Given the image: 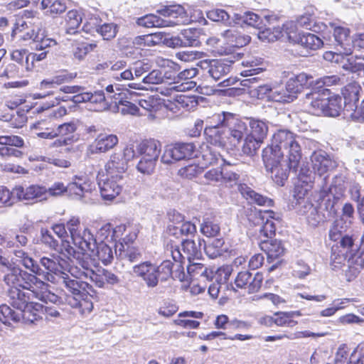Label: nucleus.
<instances>
[{"instance_id":"59","label":"nucleus","mask_w":364,"mask_h":364,"mask_svg":"<svg viewBox=\"0 0 364 364\" xmlns=\"http://www.w3.org/2000/svg\"><path fill=\"white\" fill-rule=\"evenodd\" d=\"M263 141L247 134L242 146V152L247 155H253L259 149Z\"/></svg>"},{"instance_id":"32","label":"nucleus","mask_w":364,"mask_h":364,"mask_svg":"<svg viewBox=\"0 0 364 364\" xmlns=\"http://www.w3.org/2000/svg\"><path fill=\"white\" fill-rule=\"evenodd\" d=\"M296 167H290V162L283 161L282 163L272 166V167H266L267 171L271 172V177L274 182L279 186H284V181L288 178L289 170L295 169Z\"/></svg>"},{"instance_id":"26","label":"nucleus","mask_w":364,"mask_h":364,"mask_svg":"<svg viewBox=\"0 0 364 364\" xmlns=\"http://www.w3.org/2000/svg\"><path fill=\"white\" fill-rule=\"evenodd\" d=\"M240 55L232 57L230 60H213L212 65H210L209 75L215 80H218L224 77L231 71V65L229 63H234L236 58H239Z\"/></svg>"},{"instance_id":"46","label":"nucleus","mask_w":364,"mask_h":364,"mask_svg":"<svg viewBox=\"0 0 364 364\" xmlns=\"http://www.w3.org/2000/svg\"><path fill=\"white\" fill-rule=\"evenodd\" d=\"M65 23L67 33H75L82 23V16L77 10H70L65 16Z\"/></svg>"},{"instance_id":"43","label":"nucleus","mask_w":364,"mask_h":364,"mask_svg":"<svg viewBox=\"0 0 364 364\" xmlns=\"http://www.w3.org/2000/svg\"><path fill=\"white\" fill-rule=\"evenodd\" d=\"M250 132L249 135L264 141L268 132V126L266 122L259 119H251L250 121Z\"/></svg>"},{"instance_id":"34","label":"nucleus","mask_w":364,"mask_h":364,"mask_svg":"<svg viewBox=\"0 0 364 364\" xmlns=\"http://www.w3.org/2000/svg\"><path fill=\"white\" fill-rule=\"evenodd\" d=\"M204 134L210 144L218 147H225L228 141L225 128H205Z\"/></svg>"},{"instance_id":"30","label":"nucleus","mask_w":364,"mask_h":364,"mask_svg":"<svg viewBox=\"0 0 364 364\" xmlns=\"http://www.w3.org/2000/svg\"><path fill=\"white\" fill-rule=\"evenodd\" d=\"M333 189L334 188L333 187H330L328 189H325L323 187L321 190L323 199L319 205H323V211L326 213V215H327V219L333 217L336 213L335 205L339 200V196L333 193Z\"/></svg>"},{"instance_id":"55","label":"nucleus","mask_w":364,"mask_h":364,"mask_svg":"<svg viewBox=\"0 0 364 364\" xmlns=\"http://www.w3.org/2000/svg\"><path fill=\"white\" fill-rule=\"evenodd\" d=\"M203 171V166H200L196 164H191L181 168L178 171V174L183 178L192 179L200 174Z\"/></svg>"},{"instance_id":"15","label":"nucleus","mask_w":364,"mask_h":364,"mask_svg":"<svg viewBox=\"0 0 364 364\" xmlns=\"http://www.w3.org/2000/svg\"><path fill=\"white\" fill-rule=\"evenodd\" d=\"M263 276L257 272L254 276L248 271L240 272L237 274L235 284L237 287L245 289L249 294L257 292L262 286Z\"/></svg>"},{"instance_id":"52","label":"nucleus","mask_w":364,"mask_h":364,"mask_svg":"<svg viewBox=\"0 0 364 364\" xmlns=\"http://www.w3.org/2000/svg\"><path fill=\"white\" fill-rule=\"evenodd\" d=\"M220 228L218 223L207 218L200 225V232L207 237H215L220 233Z\"/></svg>"},{"instance_id":"21","label":"nucleus","mask_w":364,"mask_h":364,"mask_svg":"<svg viewBox=\"0 0 364 364\" xmlns=\"http://www.w3.org/2000/svg\"><path fill=\"white\" fill-rule=\"evenodd\" d=\"M360 86L356 83H349L343 88L342 95L343 96V111L349 112L355 107L359 100Z\"/></svg>"},{"instance_id":"27","label":"nucleus","mask_w":364,"mask_h":364,"mask_svg":"<svg viewBox=\"0 0 364 364\" xmlns=\"http://www.w3.org/2000/svg\"><path fill=\"white\" fill-rule=\"evenodd\" d=\"M187 266L188 273L191 277L200 279L203 282L210 281L214 275L213 271L200 262V260L188 261Z\"/></svg>"},{"instance_id":"13","label":"nucleus","mask_w":364,"mask_h":364,"mask_svg":"<svg viewBox=\"0 0 364 364\" xmlns=\"http://www.w3.org/2000/svg\"><path fill=\"white\" fill-rule=\"evenodd\" d=\"M255 220L253 223L259 225L260 234L267 237H271L275 234L276 226L273 219L275 213L272 210H261L255 209L253 212Z\"/></svg>"},{"instance_id":"9","label":"nucleus","mask_w":364,"mask_h":364,"mask_svg":"<svg viewBox=\"0 0 364 364\" xmlns=\"http://www.w3.org/2000/svg\"><path fill=\"white\" fill-rule=\"evenodd\" d=\"M133 274L141 279L148 288H155L159 284V274L158 265L151 262H144L134 265L132 268Z\"/></svg>"},{"instance_id":"17","label":"nucleus","mask_w":364,"mask_h":364,"mask_svg":"<svg viewBox=\"0 0 364 364\" xmlns=\"http://www.w3.org/2000/svg\"><path fill=\"white\" fill-rule=\"evenodd\" d=\"M98 185L103 199L112 200L122 191L123 183L105 177L103 171L97 176Z\"/></svg>"},{"instance_id":"38","label":"nucleus","mask_w":364,"mask_h":364,"mask_svg":"<svg viewBox=\"0 0 364 364\" xmlns=\"http://www.w3.org/2000/svg\"><path fill=\"white\" fill-rule=\"evenodd\" d=\"M91 282H94L97 287L103 288L106 283L114 285L119 284L120 279L118 276L112 272L105 269H99L95 272Z\"/></svg>"},{"instance_id":"1","label":"nucleus","mask_w":364,"mask_h":364,"mask_svg":"<svg viewBox=\"0 0 364 364\" xmlns=\"http://www.w3.org/2000/svg\"><path fill=\"white\" fill-rule=\"evenodd\" d=\"M301 150L296 136L288 130H279L273 135L272 144L262 152L265 167H272L283 161L290 162V167H297Z\"/></svg>"},{"instance_id":"62","label":"nucleus","mask_w":364,"mask_h":364,"mask_svg":"<svg viewBox=\"0 0 364 364\" xmlns=\"http://www.w3.org/2000/svg\"><path fill=\"white\" fill-rule=\"evenodd\" d=\"M151 68L152 63L148 60L136 61L132 68L136 77H140L146 73H149Z\"/></svg>"},{"instance_id":"53","label":"nucleus","mask_w":364,"mask_h":364,"mask_svg":"<svg viewBox=\"0 0 364 364\" xmlns=\"http://www.w3.org/2000/svg\"><path fill=\"white\" fill-rule=\"evenodd\" d=\"M257 36L258 38L261 41L264 43H270L275 41L284 35L279 28H274L273 29L267 28L264 30L259 31Z\"/></svg>"},{"instance_id":"29","label":"nucleus","mask_w":364,"mask_h":364,"mask_svg":"<svg viewBox=\"0 0 364 364\" xmlns=\"http://www.w3.org/2000/svg\"><path fill=\"white\" fill-rule=\"evenodd\" d=\"M114 252L119 260L131 263L139 261L142 256L139 248L122 243L116 246Z\"/></svg>"},{"instance_id":"25","label":"nucleus","mask_w":364,"mask_h":364,"mask_svg":"<svg viewBox=\"0 0 364 364\" xmlns=\"http://www.w3.org/2000/svg\"><path fill=\"white\" fill-rule=\"evenodd\" d=\"M260 248L267 257L269 262L280 258L285 253V248L280 240H267L260 243Z\"/></svg>"},{"instance_id":"36","label":"nucleus","mask_w":364,"mask_h":364,"mask_svg":"<svg viewBox=\"0 0 364 364\" xmlns=\"http://www.w3.org/2000/svg\"><path fill=\"white\" fill-rule=\"evenodd\" d=\"M61 262H63V260L59 256L50 255L49 257H41L40 264L48 272L60 277L61 274L65 272Z\"/></svg>"},{"instance_id":"33","label":"nucleus","mask_w":364,"mask_h":364,"mask_svg":"<svg viewBox=\"0 0 364 364\" xmlns=\"http://www.w3.org/2000/svg\"><path fill=\"white\" fill-rule=\"evenodd\" d=\"M239 191L250 203H256L261 206L271 207L273 205V200L272 199L255 192L245 185H240Z\"/></svg>"},{"instance_id":"58","label":"nucleus","mask_w":364,"mask_h":364,"mask_svg":"<svg viewBox=\"0 0 364 364\" xmlns=\"http://www.w3.org/2000/svg\"><path fill=\"white\" fill-rule=\"evenodd\" d=\"M206 16L213 21L223 23L225 25L230 23V15L224 9H213L207 12Z\"/></svg>"},{"instance_id":"51","label":"nucleus","mask_w":364,"mask_h":364,"mask_svg":"<svg viewBox=\"0 0 364 364\" xmlns=\"http://www.w3.org/2000/svg\"><path fill=\"white\" fill-rule=\"evenodd\" d=\"M228 114H231V113L223 112L213 114L207 119V126L205 128H225Z\"/></svg>"},{"instance_id":"39","label":"nucleus","mask_w":364,"mask_h":364,"mask_svg":"<svg viewBox=\"0 0 364 364\" xmlns=\"http://www.w3.org/2000/svg\"><path fill=\"white\" fill-rule=\"evenodd\" d=\"M41 8L45 11L46 15L55 17L64 13L67 6L63 0H42Z\"/></svg>"},{"instance_id":"31","label":"nucleus","mask_w":364,"mask_h":364,"mask_svg":"<svg viewBox=\"0 0 364 364\" xmlns=\"http://www.w3.org/2000/svg\"><path fill=\"white\" fill-rule=\"evenodd\" d=\"M136 23L139 26L146 28L153 27H173L178 24V23L173 20L164 19L156 14H147L141 18H139L136 21Z\"/></svg>"},{"instance_id":"18","label":"nucleus","mask_w":364,"mask_h":364,"mask_svg":"<svg viewBox=\"0 0 364 364\" xmlns=\"http://www.w3.org/2000/svg\"><path fill=\"white\" fill-rule=\"evenodd\" d=\"M13 193L18 200H41L47 198V189L38 185H31L26 188L18 186L13 188Z\"/></svg>"},{"instance_id":"63","label":"nucleus","mask_w":364,"mask_h":364,"mask_svg":"<svg viewBox=\"0 0 364 364\" xmlns=\"http://www.w3.org/2000/svg\"><path fill=\"white\" fill-rule=\"evenodd\" d=\"M0 144L10 147L21 148L24 146L23 139L16 135L0 136Z\"/></svg>"},{"instance_id":"44","label":"nucleus","mask_w":364,"mask_h":364,"mask_svg":"<svg viewBox=\"0 0 364 364\" xmlns=\"http://www.w3.org/2000/svg\"><path fill=\"white\" fill-rule=\"evenodd\" d=\"M312 186L305 181H299L294 187V198L296 200V205L300 207L301 203L306 201L309 193L311 191Z\"/></svg>"},{"instance_id":"56","label":"nucleus","mask_w":364,"mask_h":364,"mask_svg":"<svg viewBox=\"0 0 364 364\" xmlns=\"http://www.w3.org/2000/svg\"><path fill=\"white\" fill-rule=\"evenodd\" d=\"M220 156V154L214 151L211 147L206 146L205 148H203L201 164L204 166L213 165L218 162Z\"/></svg>"},{"instance_id":"11","label":"nucleus","mask_w":364,"mask_h":364,"mask_svg":"<svg viewBox=\"0 0 364 364\" xmlns=\"http://www.w3.org/2000/svg\"><path fill=\"white\" fill-rule=\"evenodd\" d=\"M225 129L230 144L236 146L247 135V126L245 122L231 113V114H228Z\"/></svg>"},{"instance_id":"4","label":"nucleus","mask_w":364,"mask_h":364,"mask_svg":"<svg viewBox=\"0 0 364 364\" xmlns=\"http://www.w3.org/2000/svg\"><path fill=\"white\" fill-rule=\"evenodd\" d=\"M43 306L41 304L31 301L20 311H15L6 304L0 306V314L2 316V323L10 324L11 321L25 323H34L41 318V313Z\"/></svg>"},{"instance_id":"5","label":"nucleus","mask_w":364,"mask_h":364,"mask_svg":"<svg viewBox=\"0 0 364 364\" xmlns=\"http://www.w3.org/2000/svg\"><path fill=\"white\" fill-rule=\"evenodd\" d=\"M67 228L72 240L82 252L94 253L96 248V240L90 230L80 225L78 218L73 217L67 222Z\"/></svg>"},{"instance_id":"8","label":"nucleus","mask_w":364,"mask_h":364,"mask_svg":"<svg viewBox=\"0 0 364 364\" xmlns=\"http://www.w3.org/2000/svg\"><path fill=\"white\" fill-rule=\"evenodd\" d=\"M290 28L291 31H288L289 27L286 26L284 32L291 43L300 45L307 50H315L322 46L323 41L317 36L311 33H297L294 25H291Z\"/></svg>"},{"instance_id":"42","label":"nucleus","mask_w":364,"mask_h":364,"mask_svg":"<svg viewBox=\"0 0 364 364\" xmlns=\"http://www.w3.org/2000/svg\"><path fill=\"white\" fill-rule=\"evenodd\" d=\"M156 12L164 17L173 18H183L186 16V9L180 4L162 6L156 10Z\"/></svg>"},{"instance_id":"61","label":"nucleus","mask_w":364,"mask_h":364,"mask_svg":"<svg viewBox=\"0 0 364 364\" xmlns=\"http://www.w3.org/2000/svg\"><path fill=\"white\" fill-rule=\"evenodd\" d=\"M156 162L153 159L142 156L136 166V168L141 173L150 175L154 172Z\"/></svg>"},{"instance_id":"57","label":"nucleus","mask_w":364,"mask_h":364,"mask_svg":"<svg viewBox=\"0 0 364 364\" xmlns=\"http://www.w3.org/2000/svg\"><path fill=\"white\" fill-rule=\"evenodd\" d=\"M183 47L194 46L198 43V32L196 29H184L181 33Z\"/></svg>"},{"instance_id":"14","label":"nucleus","mask_w":364,"mask_h":364,"mask_svg":"<svg viewBox=\"0 0 364 364\" xmlns=\"http://www.w3.org/2000/svg\"><path fill=\"white\" fill-rule=\"evenodd\" d=\"M41 22L39 18L35 19L33 22H31V21H18L13 29L12 36L18 32H23L26 29H29L30 31L24 33L21 38L24 41L32 40L36 43L39 41L41 36L43 33L41 32Z\"/></svg>"},{"instance_id":"16","label":"nucleus","mask_w":364,"mask_h":364,"mask_svg":"<svg viewBox=\"0 0 364 364\" xmlns=\"http://www.w3.org/2000/svg\"><path fill=\"white\" fill-rule=\"evenodd\" d=\"M354 214V208L350 203H346L342 209V216L335 220L332 228L330 230L329 237L332 240H337L340 238L341 232L344 231L350 224L351 218Z\"/></svg>"},{"instance_id":"64","label":"nucleus","mask_w":364,"mask_h":364,"mask_svg":"<svg viewBox=\"0 0 364 364\" xmlns=\"http://www.w3.org/2000/svg\"><path fill=\"white\" fill-rule=\"evenodd\" d=\"M16 197L6 187L0 186V204L4 206H11L16 201Z\"/></svg>"},{"instance_id":"7","label":"nucleus","mask_w":364,"mask_h":364,"mask_svg":"<svg viewBox=\"0 0 364 364\" xmlns=\"http://www.w3.org/2000/svg\"><path fill=\"white\" fill-rule=\"evenodd\" d=\"M326 95H329L328 89H313L306 93L303 104L308 112L315 115H325Z\"/></svg>"},{"instance_id":"22","label":"nucleus","mask_w":364,"mask_h":364,"mask_svg":"<svg viewBox=\"0 0 364 364\" xmlns=\"http://www.w3.org/2000/svg\"><path fill=\"white\" fill-rule=\"evenodd\" d=\"M91 183L86 176H75L67 186L68 193L75 198H82L85 193L91 190Z\"/></svg>"},{"instance_id":"24","label":"nucleus","mask_w":364,"mask_h":364,"mask_svg":"<svg viewBox=\"0 0 364 364\" xmlns=\"http://www.w3.org/2000/svg\"><path fill=\"white\" fill-rule=\"evenodd\" d=\"M136 150L146 159L157 161L161 151V143L154 139L144 140L136 146Z\"/></svg>"},{"instance_id":"12","label":"nucleus","mask_w":364,"mask_h":364,"mask_svg":"<svg viewBox=\"0 0 364 364\" xmlns=\"http://www.w3.org/2000/svg\"><path fill=\"white\" fill-rule=\"evenodd\" d=\"M60 278L68 292L73 296L82 297L85 294H91L95 292L92 286L87 281L83 280L85 278L73 277L68 272L63 273Z\"/></svg>"},{"instance_id":"54","label":"nucleus","mask_w":364,"mask_h":364,"mask_svg":"<svg viewBox=\"0 0 364 364\" xmlns=\"http://www.w3.org/2000/svg\"><path fill=\"white\" fill-rule=\"evenodd\" d=\"M96 31L102 36L104 40L109 41L116 36L118 32V26L114 23H105L98 26L96 28Z\"/></svg>"},{"instance_id":"6","label":"nucleus","mask_w":364,"mask_h":364,"mask_svg":"<svg viewBox=\"0 0 364 364\" xmlns=\"http://www.w3.org/2000/svg\"><path fill=\"white\" fill-rule=\"evenodd\" d=\"M195 151L196 146L193 143H176L166 147L161 161L164 164H170L193 157L195 156Z\"/></svg>"},{"instance_id":"2","label":"nucleus","mask_w":364,"mask_h":364,"mask_svg":"<svg viewBox=\"0 0 364 364\" xmlns=\"http://www.w3.org/2000/svg\"><path fill=\"white\" fill-rule=\"evenodd\" d=\"M61 251L68 257L74 258L77 261V266H72L70 267L68 272L77 278H85L89 279L90 282L96 272L94 267V262L91 259L90 257L94 253L88 254L87 252H78L75 250L73 247L70 245L68 241L62 240Z\"/></svg>"},{"instance_id":"60","label":"nucleus","mask_w":364,"mask_h":364,"mask_svg":"<svg viewBox=\"0 0 364 364\" xmlns=\"http://www.w3.org/2000/svg\"><path fill=\"white\" fill-rule=\"evenodd\" d=\"M224 242L221 239H215L213 242L205 245V251L210 258H216L222 254V247Z\"/></svg>"},{"instance_id":"23","label":"nucleus","mask_w":364,"mask_h":364,"mask_svg":"<svg viewBox=\"0 0 364 364\" xmlns=\"http://www.w3.org/2000/svg\"><path fill=\"white\" fill-rule=\"evenodd\" d=\"M8 296L10 304L16 309V311H20L28 305L33 297H36L35 294H32V291H25L18 288H11L8 291Z\"/></svg>"},{"instance_id":"50","label":"nucleus","mask_w":364,"mask_h":364,"mask_svg":"<svg viewBox=\"0 0 364 364\" xmlns=\"http://www.w3.org/2000/svg\"><path fill=\"white\" fill-rule=\"evenodd\" d=\"M119 170V172H126L127 164L126 160L123 159L122 154H114L110 156V159L105 165V170Z\"/></svg>"},{"instance_id":"47","label":"nucleus","mask_w":364,"mask_h":364,"mask_svg":"<svg viewBox=\"0 0 364 364\" xmlns=\"http://www.w3.org/2000/svg\"><path fill=\"white\" fill-rule=\"evenodd\" d=\"M300 316L299 311L292 312H277L274 314L275 324L278 326L294 327L297 324V321L293 320V317Z\"/></svg>"},{"instance_id":"48","label":"nucleus","mask_w":364,"mask_h":364,"mask_svg":"<svg viewBox=\"0 0 364 364\" xmlns=\"http://www.w3.org/2000/svg\"><path fill=\"white\" fill-rule=\"evenodd\" d=\"M94 254H95L98 259L102 261L105 265L110 264L114 258L112 248L104 242H101L98 245L96 243Z\"/></svg>"},{"instance_id":"45","label":"nucleus","mask_w":364,"mask_h":364,"mask_svg":"<svg viewBox=\"0 0 364 364\" xmlns=\"http://www.w3.org/2000/svg\"><path fill=\"white\" fill-rule=\"evenodd\" d=\"M294 96L289 93L288 88L284 87H274L270 92L269 101L289 103L294 100Z\"/></svg>"},{"instance_id":"37","label":"nucleus","mask_w":364,"mask_h":364,"mask_svg":"<svg viewBox=\"0 0 364 364\" xmlns=\"http://www.w3.org/2000/svg\"><path fill=\"white\" fill-rule=\"evenodd\" d=\"M13 253L16 262L23 264L26 269H30L36 274L41 275L43 273V271L39 267L38 264L23 250L15 249Z\"/></svg>"},{"instance_id":"41","label":"nucleus","mask_w":364,"mask_h":364,"mask_svg":"<svg viewBox=\"0 0 364 364\" xmlns=\"http://www.w3.org/2000/svg\"><path fill=\"white\" fill-rule=\"evenodd\" d=\"M326 101L325 116L337 117L343 110V99L341 96L336 95L329 97L326 95Z\"/></svg>"},{"instance_id":"10","label":"nucleus","mask_w":364,"mask_h":364,"mask_svg":"<svg viewBox=\"0 0 364 364\" xmlns=\"http://www.w3.org/2000/svg\"><path fill=\"white\" fill-rule=\"evenodd\" d=\"M297 210L300 215L306 217L308 223L313 227H316L327 220L323 205H320L318 203L314 204L309 198L301 203Z\"/></svg>"},{"instance_id":"28","label":"nucleus","mask_w":364,"mask_h":364,"mask_svg":"<svg viewBox=\"0 0 364 364\" xmlns=\"http://www.w3.org/2000/svg\"><path fill=\"white\" fill-rule=\"evenodd\" d=\"M330 26L333 29L335 41L343 48V53L347 55H350L353 52L351 48L353 41L350 38V30L342 26H336L334 23H330Z\"/></svg>"},{"instance_id":"19","label":"nucleus","mask_w":364,"mask_h":364,"mask_svg":"<svg viewBox=\"0 0 364 364\" xmlns=\"http://www.w3.org/2000/svg\"><path fill=\"white\" fill-rule=\"evenodd\" d=\"M118 138L114 134H100L88 147L87 151L91 154L105 153L115 146Z\"/></svg>"},{"instance_id":"35","label":"nucleus","mask_w":364,"mask_h":364,"mask_svg":"<svg viewBox=\"0 0 364 364\" xmlns=\"http://www.w3.org/2000/svg\"><path fill=\"white\" fill-rule=\"evenodd\" d=\"M221 35L229 46L235 48L243 47L250 41L249 36L243 35L233 28L225 31Z\"/></svg>"},{"instance_id":"40","label":"nucleus","mask_w":364,"mask_h":364,"mask_svg":"<svg viewBox=\"0 0 364 364\" xmlns=\"http://www.w3.org/2000/svg\"><path fill=\"white\" fill-rule=\"evenodd\" d=\"M182 250L188 261L191 259L200 260L201 250L200 240L196 242L192 240H184L182 242Z\"/></svg>"},{"instance_id":"20","label":"nucleus","mask_w":364,"mask_h":364,"mask_svg":"<svg viewBox=\"0 0 364 364\" xmlns=\"http://www.w3.org/2000/svg\"><path fill=\"white\" fill-rule=\"evenodd\" d=\"M313 169L321 177L329 170L336 166V162L332 161L324 151H315L311 156Z\"/></svg>"},{"instance_id":"3","label":"nucleus","mask_w":364,"mask_h":364,"mask_svg":"<svg viewBox=\"0 0 364 364\" xmlns=\"http://www.w3.org/2000/svg\"><path fill=\"white\" fill-rule=\"evenodd\" d=\"M11 267V265L10 266ZM9 272L4 275V281L11 288H22L32 291V294L38 296V289L46 288V283L41 281L36 275L31 274L21 268L14 267H9Z\"/></svg>"},{"instance_id":"49","label":"nucleus","mask_w":364,"mask_h":364,"mask_svg":"<svg viewBox=\"0 0 364 364\" xmlns=\"http://www.w3.org/2000/svg\"><path fill=\"white\" fill-rule=\"evenodd\" d=\"M224 166H222L223 183L229 184L230 186L237 183L240 175L234 171L230 167L232 166L230 162L223 159Z\"/></svg>"}]
</instances>
